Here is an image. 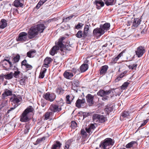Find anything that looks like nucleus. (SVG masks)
Returning a JSON list of instances; mask_svg holds the SVG:
<instances>
[{
	"label": "nucleus",
	"mask_w": 149,
	"mask_h": 149,
	"mask_svg": "<svg viewBox=\"0 0 149 149\" xmlns=\"http://www.w3.org/2000/svg\"><path fill=\"white\" fill-rule=\"evenodd\" d=\"M116 89H110L109 90L104 91L103 90H100L97 93L98 96H100L102 97V99L103 100L105 101L109 99L110 97L111 98L114 95H117V94L115 93V90Z\"/></svg>",
	"instance_id": "obj_1"
},
{
	"label": "nucleus",
	"mask_w": 149,
	"mask_h": 149,
	"mask_svg": "<svg viewBox=\"0 0 149 149\" xmlns=\"http://www.w3.org/2000/svg\"><path fill=\"white\" fill-rule=\"evenodd\" d=\"M64 37H62L59 39L58 41L56 44V45L54 46L51 49L50 53L51 55L54 56L55 54L56 53L57 51L59 49V47L60 48V50L62 52L63 51V48L64 47V45L63 43V41L65 39Z\"/></svg>",
	"instance_id": "obj_2"
},
{
	"label": "nucleus",
	"mask_w": 149,
	"mask_h": 149,
	"mask_svg": "<svg viewBox=\"0 0 149 149\" xmlns=\"http://www.w3.org/2000/svg\"><path fill=\"white\" fill-rule=\"evenodd\" d=\"M114 141L110 138H107L102 141L100 145L101 148L108 149L114 143Z\"/></svg>",
	"instance_id": "obj_3"
},
{
	"label": "nucleus",
	"mask_w": 149,
	"mask_h": 149,
	"mask_svg": "<svg viewBox=\"0 0 149 149\" xmlns=\"http://www.w3.org/2000/svg\"><path fill=\"white\" fill-rule=\"evenodd\" d=\"M10 99L11 101L13 103H12V104L13 106L8 110L7 113L8 114L12 110L14 109L16 107H17L18 106L19 95H15V94H13L12 95V96Z\"/></svg>",
	"instance_id": "obj_4"
},
{
	"label": "nucleus",
	"mask_w": 149,
	"mask_h": 149,
	"mask_svg": "<svg viewBox=\"0 0 149 149\" xmlns=\"http://www.w3.org/2000/svg\"><path fill=\"white\" fill-rule=\"evenodd\" d=\"M33 108L31 107H29L26 109L22 113L20 118V121L22 122H26L28 121L29 118L27 115L30 112L33 111Z\"/></svg>",
	"instance_id": "obj_5"
},
{
	"label": "nucleus",
	"mask_w": 149,
	"mask_h": 149,
	"mask_svg": "<svg viewBox=\"0 0 149 149\" xmlns=\"http://www.w3.org/2000/svg\"><path fill=\"white\" fill-rule=\"evenodd\" d=\"M141 22V21L140 19L136 18L134 19L133 22L130 21H128L127 24V26H130L132 24V28L134 29L139 25Z\"/></svg>",
	"instance_id": "obj_6"
},
{
	"label": "nucleus",
	"mask_w": 149,
	"mask_h": 149,
	"mask_svg": "<svg viewBox=\"0 0 149 149\" xmlns=\"http://www.w3.org/2000/svg\"><path fill=\"white\" fill-rule=\"evenodd\" d=\"M56 97V95L54 93H50L47 92L45 94L43 97L46 100L50 102H52L55 100Z\"/></svg>",
	"instance_id": "obj_7"
},
{
	"label": "nucleus",
	"mask_w": 149,
	"mask_h": 149,
	"mask_svg": "<svg viewBox=\"0 0 149 149\" xmlns=\"http://www.w3.org/2000/svg\"><path fill=\"white\" fill-rule=\"evenodd\" d=\"M93 121L95 122H99L103 123L105 121V118L103 115H101L98 114H95L93 116Z\"/></svg>",
	"instance_id": "obj_8"
},
{
	"label": "nucleus",
	"mask_w": 149,
	"mask_h": 149,
	"mask_svg": "<svg viewBox=\"0 0 149 149\" xmlns=\"http://www.w3.org/2000/svg\"><path fill=\"white\" fill-rule=\"evenodd\" d=\"M0 64L4 68V69L6 70H8L12 66V63L9 61V60L6 59L1 61L0 62Z\"/></svg>",
	"instance_id": "obj_9"
},
{
	"label": "nucleus",
	"mask_w": 149,
	"mask_h": 149,
	"mask_svg": "<svg viewBox=\"0 0 149 149\" xmlns=\"http://www.w3.org/2000/svg\"><path fill=\"white\" fill-rule=\"evenodd\" d=\"M105 33L104 30L101 28V26H100V28H97L95 29L93 32L94 36L97 37H100Z\"/></svg>",
	"instance_id": "obj_10"
},
{
	"label": "nucleus",
	"mask_w": 149,
	"mask_h": 149,
	"mask_svg": "<svg viewBox=\"0 0 149 149\" xmlns=\"http://www.w3.org/2000/svg\"><path fill=\"white\" fill-rule=\"evenodd\" d=\"M28 33L31 38H33L37 35L38 34V32L35 26L31 27L29 29Z\"/></svg>",
	"instance_id": "obj_11"
},
{
	"label": "nucleus",
	"mask_w": 149,
	"mask_h": 149,
	"mask_svg": "<svg viewBox=\"0 0 149 149\" xmlns=\"http://www.w3.org/2000/svg\"><path fill=\"white\" fill-rule=\"evenodd\" d=\"M136 54L139 57H141L145 52L144 47L142 46H140L137 48L136 51Z\"/></svg>",
	"instance_id": "obj_12"
},
{
	"label": "nucleus",
	"mask_w": 149,
	"mask_h": 149,
	"mask_svg": "<svg viewBox=\"0 0 149 149\" xmlns=\"http://www.w3.org/2000/svg\"><path fill=\"white\" fill-rule=\"evenodd\" d=\"M13 77V73L12 72L7 74L6 75H4L3 74H1L0 75V80L2 81L4 80V78L6 79H10L12 78Z\"/></svg>",
	"instance_id": "obj_13"
},
{
	"label": "nucleus",
	"mask_w": 149,
	"mask_h": 149,
	"mask_svg": "<svg viewBox=\"0 0 149 149\" xmlns=\"http://www.w3.org/2000/svg\"><path fill=\"white\" fill-rule=\"evenodd\" d=\"M94 96L89 94L86 96V100L89 106H91L93 104Z\"/></svg>",
	"instance_id": "obj_14"
},
{
	"label": "nucleus",
	"mask_w": 149,
	"mask_h": 149,
	"mask_svg": "<svg viewBox=\"0 0 149 149\" xmlns=\"http://www.w3.org/2000/svg\"><path fill=\"white\" fill-rule=\"evenodd\" d=\"M94 3L96 5L97 8L98 9H100L101 7L104 5V3L101 0H96Z\"/></svg>",
	"instance_id": "obj_15"
},
{
	"label": "nucleus",
	"mask_w": 149,
	"mask_h": 149,
	"mask_svg": "<svg viewBox=\"0 0 149 149\" xmlns=\"http://www.w3.org/2000/svg\"><path fill=\"white\" fill-rule=\"evenodd\" d=\"M85 102V100L84 99H78L76 101V106L78 108H80L82 105H83V104Z\"/></svg>",
	"instance_id": "obj_16"
},
{
	"label": "nucleus",
	"mask_w": 149,
	"mask_h": 149,
	"mask_svg": "<svg viewBox=\"0 0 149 149\" xmlns=\"http://www.w3.org/2000/svg\"><path fill=\"white\" fill-rule=\"evenodd\" d=\"M63 76L65 78L68 79H71L73 76L74 74L70 71H66L63 73Z\"/></svg>",
	"instance_id": "obj_17"
},
{
	"label": "nucleus",
	"mask_w": 149,
	"mask_h": 149,
	"mask_svg": "<svg viewBox=\"0 0 149 149\" xmlns=\"http://www.w3.org/2000/svg\"><path fill=\"white\" fill-rule=\"evenodd\" d=\"M35 26L38 32H39L40 33L42 32L45 28V26L43 24H38Z\"/></svg>",
	"instance_id": "obj_18"
},
{
	"label": "nucleus",
	"mask_w": 149,
	"mask_h": 149,
	"mask_svg": "<svg viewBox=\"0 0 149 149\" xmlns=\"http://www.w3.org/2000/svg\"><path fill=\"white\" fill-rule=\"evenodd\" d=\"M49 109L51 111L54 112L59 111L61 110L57 105L55 104H52L49 107Z\"/></svg>",
	"instance_id": "obj_19"
},
{
	"label": "nucleus",
	"mask_w": 149,
	"mask_h": 149,
	"mask_svg": "<svg viewBox=\"0 0 149 149\" xmlns=\"http://www.w3.org/2000/svg\"><path fill=\"white\" fill-rule=\"evenodd\" d=\"M27 33L23 32L19 34V41H24L27 39Z\"/></svg>",
	"instance_id": "obj_20"
},
{
	"label": "nucleus",
	"mask_w": 149,
	"mask_h": 149,
	"mask_svg": "<svg viewBox=\"0 0 149 149\" xmlns=\"http://www.w3.org/2000/svg\"><path fill=\"white\" fill-rule=\"evenodd\" d=\"M52 61V59L50 57H47L44 60L43 67L46 68L49 67V64Z\"/></svg>",
	"instance_id": "obj_21"
},
{
	"label": "nucleus",
	"mask_w": 149,
	"mask_h": 149,
	"mask_svg": "<svg viewBox=\"0 0 149 149\" xmlns=\"http://www.w3.org/2000/svg\"><path fill=\"white\" fill-rule=\"evenodd\" d=\"M95 128V127L94 125L92 124L88 126V127L86 128V130L87 133L90 134L92 133Z\"/></svg>",
	"instance_id": "obj_22"
},
{
	"label": "nucleus",
	"mask_w": 149,
	"mask_h": 149,
	"mask_svg": "<svg viewBox=\"0 0 149 149\" xmlns=\"http://www.w3.org/2000/svg\"><path fill=\"white\" fill-rule=\"evenodd\" d=\"M12 91H11L6 90L5 92L2 95V98L4 99L6 97L11 95L12 96Z\"/></svg>",
	"instance_id": "obj_23"
},
{
	"label": "nucleus",
	"mask_w": 149,
	"mask_h": 149,
	"mask_svg": "<svg viewBox=\"0 0 149 149\" xmlns=\"http://www.w3.org/2000/svg\"><path fill=\"white\" fill-rule=\"evenodd\" d=\"M72 83V88L74 89L75 87H77L79 86V82L78 80L74 79L71 81Z\"/></svg>",
	"instance_id": "obj_24"
},
{
	"label": "nucleus",
	"mask_w": 149,
	"mask_h": 149,
	"mask_svg": "<svg viewBox=\"0 0 149 149\" xmlns=\"http://www.w3.org/2000/svg\"><path fill=\"white\" fill-rule=\"evenodd\" d=\"M61 144L59 141H56L52 146V149H59L61 146Z\"/></svg>",
	"instance_id": "obj_25"
},
{
	"label": "nucleus",
	"mask_w": 149,
	"mask_h": 149,
	"mask_svg": "<svg viewBox=\"0 0 149 149\" xmlns=\"http://www.w3.org/2000/svg\"><path fill=\"white\" fill-rule=\"evenodd\" d=\"M7 21L5 19H2L0 21V28L3 29L7 26Z\"/></svg>",
	"instance_id": "obj_26"
},
{
	"label": "nucleus",
	"mask_w": 149,
	"mask_h": 149,
	"mask_svg": "<svg viewBox=\"0 0 149 149\" xmlns=\"http://www.w3.org/2000/svg\"><path fill=\"white\" fill-rule=\"evenodd\" d=\"M88 68V65L87 64H83L80 67V70L81 72L86 71Z\"/></svg>",
	"instance_id": "obj_27"
},
{
	"label": "nucleus",
	"mask_w": 149,
	"mask_h": 149,
	"mask_svg": "<svg viewBox=\"0 0 149 149\" xmlns=\"http://www.w3.org/2000/svg\"><path fill=\"white\" fill-rule=\"evenodd\" d=\"M101 26V28H102L105 32L109 30L110 26V24L109 23H106L103 25Z\"/></svg>",
	"instance_id": "obj_28"
},
{
	"label": "nucleus",
	"mask_w": 149,
	"mask_h": 149,
	"mask_svg": "<svg viewBox=\"0 0 149 149\" xmlns=\"http://www.w3.org/2000/svg\"><path fill=\"white\" fill-rule=\"evenodd\" d=\"M64 91V90L60 86L58 87L56 89V92L58 95H62Z\"/></svg>",
	"instance_id": "obj_29"
},
{
	"label": "nucleus",
	"mask_w": 149,
	"mask_h": 149,
	"mask_svg": "<svg viewBox=\"0 0 149 149\" xmlns=\"http://www.w3.org/2000/svg\"><path fill=\"white\" fill-rule=\"evenodd\" d=\"M108 68V66L107 65H105L102 66L100 70V74L102 75L105 74L107 72Z\"/></svg>",
	"instance_id": "obj_30"
},
{
	"label": "nucleus",
	"mask_w": 149,
	"mask_h": 149,
	"mask_svg": "<svg viewBox=\"0 0 149 149\" xmlns=\"http://www.w3.org/2000/svg\"><path fill=\"white\" fill-rule=\"evenodd\" d=\"M127 72V70L124 71L123 72L121 73L120 75L115 79L116 82H118L119 81L121 80L122 78H123Z\"/></svg>",
	"instance_id": "obj_31"
},
{
	"label": "nucleus",
	"mask_w": 149,
	"mask_h": 149,
	"mask_svg": "<svg viewBox=\"0 0 149 149\" xmlns=\"http://www.w3.org/2000/svg\"><path fill=\"white\" fill-rule=\"evenodd\" d=\"M78 38H80L83 37L85 38L86 36L84 35V33L81 30L78 31L77 33L75 35Z\"/></svg>",
	"instance_id": "obj_32"
},
{
	"label": "nucleus",
	"mask_w": 149,
	"mask_h": 149,
	"mask_svg": "<svg viewBox=\"0 0 149 149\" xmlns=\"http://www.w3.org/2000/svg\"><path fill=\"white\" fill-rule=\"evenodd\" d=\"M36 52L35 50H31L27 53V56L30 58L33 57L35 55Z\"/></svg>",
	"instance_id": "obj_33"
},
{
	"label": "nucleus",
	"mask_w": 149,
	"mask_h": 149,
	"mask_svg": "<svg viewBox=\"0 0 149 149\" xmlns=\"http://www.w3.org/2000/svg\"><path fill=\"white\" fill-rule=\"evenodd\" d=\"M47 69L45 68H42L41 70L40 75L39 76V78H43L45 76V74L46 72Z\"/></svg>",
	"instance_id": "obj_34"
},
{
	"label": "nucleus",
	"mask_w": 149,
	"mask_h": 149,
	"mask_svg": "<svg viewBox=\"0 0 149 149\" xmlns=\"http://www.w3.org/2000/svg\"><path fill=\"white\" fill-rule=\"evenodd\" d=\"M113 109L112 106L111 105H107L105 108L104 110L108 114L109 113L112 111Z\"/></svg>",
	"instance_id": "obj_35"
},
{
	"label": "nucleus",
	"mask_w": 149,
	"mask_h": 149,
	"mask_svg": "<svg viewBox=\"0 0 149 149\" xmlns=\"http://www.w3.org/2000/svg\"><path fill=\"white\" fill-rule=\"evenodd\" d=\"M72 141V139L68 140L65 143L64 149H68Z\"/></svg>",
	"instance_id": "obj_36"
},
{
	"label": "nucleus",
	"mask_w": 149,
	"mask_h": 149,
	"mask_svg": "<svg viewBox=\"0 0 149 149\" xmlns=\"http://www.w3.org/2000/svg\"><path fill=\"white\" fill-rule=\"evenodd\" d=\"M21 79L19 81V83L21 85H24L25 83V80L27 78L24 75H22V76L20 77Z\"/></svg>",
	"instance_id": "obj_37"
},
{
	"label": "nucleus",
	"mask_w": 149,
	"mask_h": 149,
	"mask_svg": "<svg viewBox=\"0 0 149 149\" xmlns=\"http://www.w3.org/2000/svg\"><path fill=\"white\" fill-rule=\"evenodd\" d=\"M114 0H104L105 4L107 6L112 5L114 4Z\"/></svg>",
	"instance_id": "obj_38"
},
{
	"label": "nucleus",
	"mask_w": 149,
	"mask_h": 149,
	"mask_svg": "<svg viewBox=\"0 0 149 149\" xmlns=\"http://www.w3.org/2000/svg\"><path fill=\"white\" fill-rule=\"evenodd\" d=\"M130 112L129 111H125L123 112L121 114V116L124 118H128L130 116Z\"/></svg>",
	"instance_id": "obj_39"
},
{
	"label": "nucleus",
	"mask_w": 149,
	"mask_h": 149,
	"mask_svg": "<svg viewBox=\"0 0 149 149\" xmlns=\"http://www.w3.org/2000/svg\"><path fill=\"white\" fill-rule=\"evenodd\" d=\"M89 30V26L88 25H86L84 26L83 33H84V35H86V36H87L88 34Z\"/></svg>",
	"instance_id": "obj_40"
},
{
	"label": "nucleus",
	"mask_w": 149,
	"mask_h": 149,
	"mask_svg": "<svg viewBox=\"0 0 149 149\" xmlns=\"http://www.w3.org/2000/svg\"><path fill=\"white\" fill-rule=\"evenodd\" d=\"M136 143V142L134 141H132L129 143L126 146V147L127 148H130L132 147Z\"/></svg>",
	"instance_id": "obj_41"
},
{
	"label": "nucleus",
	"mask_w": 149,
	"mask_h": 149,
	"mask_svg": "<svg viewBox=\"0 0 149 149\" xmlns=\"http://www.w3.org/2000/svg\"><path fill=\"white\" fill-rule=\"evenodd\" d=\"M130 83L129 82H126L124 83L123 85L121 86V88L122 89L125 90L129 86Z\"/></svg>",
	"instance_id": "obj_42"
},
{
	"label": "nucleus",
	"mask_w": 149,
	"mask_h": 149,
	"mask_svg": "<svg viewBox=\"0 0 149 149\" xmlns=\"http://www.w3.org/2000/svg\"><path fill=\"white\" fill-rule=\"evenodd\" d=\"M71 126L72 129H74L77 127V124L75 121H72L71 122Z\"/></svg>",
	"instance_id": "obj_43"
},
{
	"label": "nucleus",
	"mask_w": 149,
	"mask_h": 149,
	"mask_svg": "<svg viewBox=\"0 0 149 149\" xmlns=\"http://www.w3.org/2000/svg\"><path fill=\"white\" fill-rule=\"evenodd\" d=\"M122 54L121 53L118 54L116 57L112 61V62L113 63H115L118 60L119 58L121 56Z\"/></svg>",
	"instance_id": "obj_44"
},
{
	"label": "nucleus",
	"mask_w": 149,
	"mask_h": 149,
	"mask_svg": "<svg viewBox=\"0 0 149 149\" xmlns=\"http://www.w3.org/2000/svg\"><path fill=\"white\" fill-rule=\"evenodd\" d=\"M137 64H131V65L128 66V68L129 69H131L132 70L135 69L137 67Z\"/></svg>",
	"instance_id": "obj_45"
},
{
	"label": "nucleus",
	"mask_w": 149,
	"mask_h": 149,
	"mask_svg": "<svg viewBox=\"0 0 149 149\" xmlns=\"http://www.w3.org/2000/svg\"><path fill=\"white\" fill-rule=\"evenodd\" d=\"M13 61L14 63H16L19 61V54H17L15 57L13 56Z\"/></svg>",
	"instance_id": "obj_46"
},
{
	"label": "nucleus",
	"mask_w": 149,
	"mask_h": 149,
	"mask_svg": "<svg viewBox=\"0 0 149 149\" xmlns=\"http://www.w3.org/2000/svg\"><path fill=\"white\" fill-rule=\"evenodd\" d=\"M84 25V24L82 23H79L77 25L75 26V28L77 29H79L81 28Z\"/></svg>",
	"instance_id": "obj_47"
},
{
	"label": "nucleus",
	"mask_w": 149,
	"mask_h": 149,
	"mask_svg": "<svg viewBox=\"0 0 149 149\" xmlns=\"http://www.w3.org/2000/svg\"><path fill=\"white\" fill-rule=\"evenodd\" d=\"M44 3V2L41 1V0L39 1L38 4L36 6V8L38 9Z\"/></svg>",
	"instance_id": "obj_48"
},
{
	"label": "nucleus",
	"mask_w": 149,
	"mask_h": 149,
	"mask_svg": "<svg viewBox=\"0 0 149 149\" xmlns=\"http://www.w3.org/2000/svg\"><path fill=\"white\" fill-rule=\"evenodd\" d=\"M24 4V0H19V7H23Z\"/></svg>",
	"instance_id": "obj_49"
},
{
	"label": "nucleus",
	"mask_w": 149,
	"mask_h": 149,
	"mask_svg": "<svg viewBox=\"0 0 149 149\" xmlns=\"http://www.w3.org/2000/svg\"><path fill=\"white\" fill-rule=\"evenodd\" d=\"M13 6L16 7H19V0H15L13 2Z\"/></svg>",
	"instance_id": "obj_50"
},
{
	"label": "nucleus",
	"mask_w": 149,
	"mask_h": 149,
	"mask_svg": "<svg viewBox=\"0 0 149 149\" xmlns=\"http://www.w3.org/2000/svg\"><path fill=\"white\" fill-rule=\"evenodd\" d=\"M68 71H70L72 73H73V74H76L77 71V70L76 68H73L71 70H69Z\"/></svg>",
	"instance_id": "obj_51"
},
{
	"label": "nucleus",
	"mask_w": 149,
	"mask_h": 149,
	"mask_svg": "<svg viewBox=\"0 0 149 149\" xmlns=\"http://www.w3.org/2000/svg\"><path fill=\"white\" fill-rule=\"evenodd\" d=\"M25 68L26 69H27V70H29V69H31L32 68V66L27 63L26 65L25 66Z\"/></svg>",
	"instance_id": "obj_52"
},
{
	"label": "nucleus",
	"mask_w": 149,
	"mask_h": 149,
	"mask_svg": "<svg viewBox=\"0 0 149 149\" xmlns=\"http://www.w3.org/2000/svg\"><path fill=\"white\" fill-rule=\"evenodd\" d=\"M70 96L69 95H68L66 97V99L67 103L68 104H70Z\"/></svg>",
	"instance_id": "obj_53"
},
{
	"label": "nucleus",
	"mask_w": 149,
	"mask_h": 149,
	"mask_svg": "<svg viewBox=\"0 0 149 149\" xmlns=\"http://www.w3.org/2000/svg\"><path fill=\"white\" fill-rule=\"evenodd\" d=\"M27 63L26 60H24L22 62V66L24 65L25 66Z\"/></svg>",
	"instance_id": "obj_54"
},
{
	"label": "nucleus",
	"mask_w": 149,
	"mask_h": 149,
	"mask_svg": "<svg viewBox=\"0 0 149 149\" xmlns=\"http://www.w3.org/2000/svg\"><path fill=\"white\" fill-rule=\"evenodd\" d=\"M49 113H47L45 115V118L46 120H48L50 116Z\"/></svg>",
	"instance_id": "obj_55"
},
{
	"label": "nucleus",
	"mask_w": 149,
	"mask_h": 149,
	"mask_svg": "<svg viewBox=\"0 0 149 149\" xmlns=\"http://www.w3.org/2000/svg\"><path fill=\"white\" fill-rule=\"evenodd\" d=\"M149 120V118H148L145 120L144 121L143 123L141 125V126L142 127L145 125L148 122Z\"/></svg>",
	"instance_id": "obj_56"
},
{
	"label": "nucleus",
	"mask_w": 149,
	"mask_h": 149,
	"mask_svg": "<svg viewBox=\"0 0 149 149\" xmlns=\"http://www.w3.org/2000/svg\"><path fill=\"white\" fill-rule=\"evenodd\" d=\"M19 74V71L17 70V71L15 72L14 73L13 76L14 77L17 78V76Z\"/></svg>",
	"instance_id": "obj_57"
},
{
	"label": "nucleus",
	"mask_w": 149,
	"mask_h": 149,
	"mask_svg": "<svg viewBox=\"0 0 149 149\" xmlns=\"http://www.w3.org/2000/svg\"><path fill=\"white\" fill-rule=\"evenodd\" d=\"M45 139V137H43L37 139V141L38 142H40V141H41Z\"/></svg>",
	"instance_id": "obj_58"
},
{
	"label": "nucleus",
	"mask_w": 149,
	"mask_h": 149,
	"mask_svg": "<svg viewBox=\"0 0 149 149\" xmlns=\"http://www.w3.org/2000/svg\"><path fill=\"white\" fill-rule=\"evenodd\" d=\"M81 134H82L83 135H86V131L84 129H82L81 130Z\"/></svg>",
	"instance_id": "obj_59"
},
{
	"label": "nucleus",
	"mask_w": 149,
	"mask_h": 149,
	"mask_svg": "<svg viewBox=\"0 0 149 149\" xmlns=\"http://www.w3.org/2000/svg\"><path fill=\"white\" fill-rule=\"evenodd\" d=\"M44 101V100H43L42 101V104L41 106L43 107H44L46 104V103L45 102H43Z\"/></svg>",
	"instance_id": "obj_60"
},
{
	"label": "nucleus",
	"mask_w": 149,
	"mask_h": 149,
	"mask_svg": "<svg viewBox=\"0 0 149 149\" xmlns=\"http://www.w3.org/2000/svg\"><path fill=\"white\" fill-rule=\"evenodd\" d=\"M147 30L143 29V30L141 31V34H144L146 33Z\"/></svg>",
	"instance_id": "obj_61"
},
{
	"label": "nucleus",
	"mask_w": 149,
	"mask_h": 149,
	"mask_svg": "<svg viewBox=\"0 0 149 149\" xmlns=\"http://www.w3.org/2000/svg\"><path fill=\"white\" fill-rule=\"evenodd\" d=\"M74 16L73 15H71L70 16H69L67 17L66 18V19H68V20H69L71 18H72Z\"/></svg>",
	"instance_id": "obj_62"
},
{
	"label": "nucleus",
	"mask_w": 149,
	"mask_h": 149,
	"mask_svg": "<svg viewBox=\"0 0 149 149\" xmlns=\"http://www.w3.org/2000/svg\"><path fill=\"white\" fill-rule=\"evenodd\" d=\"M86 113H84L83 114V116L84 117H86L87 116L86 115Z\"/></svg>",
	"instance_id": "obj_63"
},
{
	"label": "nucleus",
	"mask_w": 149,
	"mask_h": 149,
	"mask_svg": "<svg viewBox=\"0 0 149 149\" xmlns=\"http://www.w3.org/2000/svg\"><path fill=\"white\" fill-rule=\"evenodd\" d=\"M4 104H3L0 105V108L1 109L4 107Z\"/></svg>",
	"instance_id": "obj_64"
}]
</instances>
